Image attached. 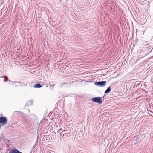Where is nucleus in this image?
<instances>
[{
	"label": "nucleus",
	"mask_w": 153,
	"mask_h": 153,
	"mask_svg": "<svg viewBox=\"0 0 153 153\" xmlns=\"http://www.w3.org/2000/svg\"><path fill=\"white\" fill-rule=\"evenodd\" d=\"M62 133L63 134H66L68 133H70L68 130H63V131L60 132Z\"/></svg>",
	"instance_id": "f8f14e48"
},
{
	"label": "nucleus",
	"mask_w": 153,
	"mask_h": 153,
	"mask_svg": "<svg viewBox=\"0 0 153 153\" xmlns=\"http://www.w3.org/2000/svg\"><path fill=\"white\" fill-rule=\"evenodd\" d=\"M69 152L73 153H76V148L74 147L72 145H70L69 146Z\"/></svg>",
	"instance_id": "20e7f679"
},
{
	"label": "nucleus",
	"mask_w": 153,
	"mask_h": 153,
	"mask_svg": "<svg viewBox=\"0 0 153 153\" xmlns=\"http://www.w3.org/2000/svg\"><path fill=\"white\" fill-rule=\"evenodd\" d=\"M91 100L93 102L98 103L100 104H102L103 102L102 100V98L99 97L92 98H91Z\"/></svg>",
	"instance_id": "f257e3e1"
},
{
	"label": "nucleus",
	"mask_w": 153,
	"mask_h": 153,
	"mask_svg": "<svg viewBox=\"0 0 153 153\" xmlns=\"http://www.w3.org/2000/svg\"><path fill=\"white\" fill-rule=\"evenodd\" d=\"M30 117H34V118H35V115L33 114H30Z\"/></svg>",
	"instance_id": "2eb2a0df"
},
{
	"label": "nucleus",
	"mask_w": 153,
	"mask_h": 153,
	"mask_svg": "<svg viewBox=\"0 0 153 153\" xmlns=\"http://www.w3.org/2000/svg\"><path fill=\"white\" fill-rule=\"evenodd\" d=\"M136 93H140V90L139 89H137V91H136Z\"/></svg>",
	"instance_id": "f3484780"
},
{
	"label": "nucleus",
	"mask_w": 153,
	"mask_h": 153,
	"mask_svg": "<svg viewBox=\"0 0 153 153\" xmlns=\"http://www.w3.org/2000/svg\"><path fill=\"white\" fill-rule=\"evenodd\" d=\"M33 103V102L32 100H30L27 102L26 103V105L29 106L30 105H32Z\"/></svg>",
	"instance_id": "6e6552de"
},
{
	"label": "nucleus",
	"mask_w": 153,
	"mask_h": 153,
	"mask_svg": "<svg viewBox=\"0 0 153 153\" xmlns=\"http://www.w3.org/2000/svg\"><path fill=\"white\" fill-rule=\"evenodd\" d=\"M106 82L105 81H98L95 82V85L96 86L99 87H103L106 84Z\"/></svg>",
	"instance_id": "f03ea898"
},
{
	"label": "nucleus",
	"mask_w": 153,
	"mask_h": 153,
	"mask_svg": "<svg viewBox=\"0 0 153 153\" xmlns=\"http://www.w3.org/2000/svg\"><path fill=\"white\" fill-rule=\"evenodd\" d=\"M70 135V133H68L66 134H63V136H62V138H66V137L69 136Z\"/></svg>",
	"instance_id": "9b49d317"
},
{
	"label": "nucleus",
	"mask_w": 153,
	"mask_h": 153,
	"mask_svg": "<svg viewBox=\"0 0 153 153\" xmlns=\"http://www.w3.org/2000/svg\"><path fill=\"white\" fill-rule=\"evenodd\" d=\"M22 84V82L20 81L16 82L15 81L13 82V85L15 86V87L19 86Z\"/></svg>",
	"instance_id": "39448f33"
},
{
	"label": "nucleus",
	"mask_w": 153,
	"mask_h": 153,
	"mask_svg": "<svg viewBox=\"0 0 153 153\" xmlns=\"http://www.w3.org/2000/svg\"><path fill=\"white\" fill-rule=\"evenodd\" d=\"M0 78H4V81L5 82H6L8 81V78L6 76H0Z\"/></svg>",
	"instance_id": "0eeeda50"
},
{
	"label": "nucleus",
	"mask_w": 153,
	"mask_h": 153,
	"mask_svg": "<svg viewBox=\"0 0 153 153\" xmlns=\"http://www.w3.org/2000/svg\"><path fill=\"white\" fill-rule=\"evenodd\" d=\"M20 86H21V87H22V85H20Z\"/></svg>",
	"instance_id": "b1692460"
},
{
	"label": "nucleus",
	"mask_w": 153,
	"mask_h": 153,
	"mask_svg": "<svg viewBox=\"0 0 153 153\" xmlns=\"http://www.w3.org/2000/svg\"><path fill=\"white\" fill-rule=\"evenodd\" d=\"M45 85L46 87H47L48 86V84H45Z\"/></svg>",
	"instance_id": "412c9836"
},
{
	"label": "nucleus",
	"mask_w": 153,
	"mask_h": 153,
	"mask_svg": "<svg viewBox=\"0 0 153 153\" xmlns=\"http://www.w3.org/2000/svg\"><path fill=\"white\" fill-rule=\"evenodd\" d=\"M144 45L146 46H147L148 45L147 42L146 41L144 43Z\"/></svg>",
	"instance_id": "dca6fc26"
},
{
	"label": "nucleus",
	"mask_w": 153,
	"mask_h": 153,
	"mask_svg": "<svg viewBox=\"0 0 153 153\" xmlns=\"http://www.w3.org/2000/svg\"><path fill=\"white\" fill-rule=\"evenodd\" d=\"M9 153H22V152L16 149H12L9 151Z\"/></svg>",
	"instance_id": "423d86ee"
},
{
	"label": "nucleus",
	"mask_w": 153,
	"mask_h": 153,
	"mask_svg": "<svg viewBox=\"0 0 153 153\" xmlns=\"http://www.w3.org/2000/svg\"><path fill=\"white\" fill-rule=\"evenodd\" d=\"M56 83V82L55 81L54 82H51L50 83V85H55Z\"/></svg>",
	"instance_id": "ddd939ff"
},
{
	"label": "nucleus",
	"mask_w": 153,
	"mask_h": 153,
	"mask_svg": "<svg viewBox=\"0 0 153 153\" xmlns=\"http://www.w3.org/2000/svg\"><path fill=\"white\" fill-rule=\"evenodd\" d=\"M30 153H31V152H30Z\"/></svg>",
	"instance_id": "a878e982"
},
{
	"label": "nucleus",
	"mask_w": 153,
	"mask_h": 153,
	"mask_svg": "<svg viewBox=\"0 0 153 153\" xmlns=\"http://www.w3.org/2000/svg\"><path fill=\"white\" fill-rule=\"evenodd\" d=\"M42 87V86L39 83L36 84L34 86V87L35 88H40Z\"/></svg>",
	"instance_id": "1a4fd4ad"
},
{
	"label": "nucleus",
	"mask_w": 153,
	"mask_h": 153,
	"mask_svg": "<svg viewBox=\"0 0 153 153\" xmlns=\"http://www.w3.org/2000/svg\"><path fill=\"white\" fill-rule=\"evenodd\" d=\"M152 107L153 108V105H152Z\"/></svg>",
	"instance_id": "5701e85b"
},
{
	"label": "nucleus",
	"mask_w": 153,
	"mask_h": 153,
	"mask_svg": "<svg viewBox=\"0 0 153 153\" xmlns=\"http://www.w3.org/2000/svg\"><path fill=\"white\" fill-rule=\"evenodd\" d=\"M28 112H29V113L30 112V111H29V109H28Z\"/></svg>",
	"instance_id": "4be33fe9"
},
{
	"label": "nucleus",
	"mask_w": 153,
	"mask_h": 153,
	"mask_svg": "<svg viewBox=\"0 0 153 153\" xmlns=\"http://www.w3.org/2000/svg\"><path fill=\"white\" fill-rule=\"evenodd\" d=\"M7 120L6 117L2 116L0 117V124L5 125L7 123Z\"/></svg>",
	"instance_id": "7ed1b4c3"
},
{
	"label": "nucleus",
	"mask_w": 153,
	"mask_h": 153,
	"mask_svg": "<svg viewBox=\"0 0 153 153\" xmlns=\"http://www.w3.org/2000/svg\"><path fill=\"white\" fill-rule=\"evenodd\" d=\"M25 121H26V122H27V120H25Z\"/></svg>",
	"instance_id": "393cba45"
},
{
	"label": "nucleus",
	"mask_w": 153,
	"mask_h": 153,
	"mask_svg": "<svg viewBox=\"0 0 153 153\" xmlns=\"http://www.w3.org/2000/svg\"><path fill=\"white\" fill-rule=\"evenodd\" d=\"M9 83H13V82H12L11 80H9Z\"/></svg>",
	"instance_id": "aec40b11"
},
{
	"label": "nucleus",
	"mask_w": 153,
	"mask_h": 153,
	"mask_svg": "<svg viewBox=\"0 0 153 153\" xmlns=\"http://www.w3.org/2000/svg\"><path fill=\"white\" fill-rule=\"evenodd\" d=\"M111 87H108V88H107V90H106V91H105V92H104V93L107 94L110 92L111 91Z\"/></svg>",
	"instance_id": "9d476101"
},
{
	"label": "nucleus",
	"mask_w": 153,
	"mask_h": 153,
	"mask_svg": "<svg viewBox=\"0 0 153 153\" xmlns=\"http://www.w3.org/2000/svg\"><path fill=\"white\" fill-rule=\"evenodd\" d=\"M54 86L53 85H50V89H53L54 88Z\"/></svg>",
	"instance_id": "4468645a"
},
{
	"label": "nucleus",
	"mask_w": 153,
	"mask_h": 153,
	"mask_svg": "<svg viewBox=\"0 0 153 153\" xmlns=\"http://www.w3.org/2000/svg\"><path fill=\"white\" fill-rule=\"evenodd\" d=\"M62 133H60V137H62Z\"/></svg>",
	"instance_id": "6ab92c4d"
},
{
	"label": "nucleus",
	"mask_w": 153,
	"mask_h": 153,
	"mask_svg": "<svg viewBox=\"0 0 153 153\" xmlns=\"http://www.w3.org/2000/svg\"><path fill=\"white\" fill-rule=\"evenodd\" d=\"M139 84H137V85H136V84L135 83V84H134V86H135L136 87H137V86L139 85Z\"/></svg>",
	"instance_id": "a211bd4d"
}]
</instances>
